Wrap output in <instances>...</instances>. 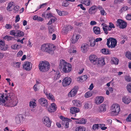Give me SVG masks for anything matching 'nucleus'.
<instances>
[{
    "label": "nucleus",
    "instance_id": "nucleus-18",
    "mask_svg": "<svg viewBox=\"0 0 131 131\" xmlns=\"http://www.w3.org/2000/svg\"><path fill=\"white\" fill-rule=\"evenodd\" d=\"M71 118L73 119L77 120L75 121V122L77 123L85 124L86 122L85 120L83 118L76 119L73 117H71Z\"/></svg>",
    "mask_w": 131,
    "mask_h": 131
},
{
    "label": "nucleus",
    "instance_id": "nucleus-9",
    "mask_svg": "<svg viewBox=\"0 0 131 131\" xmlns=\"http://www.w3.org/2000/svg\"><path fill=\"white\" fill-rule=\"evenodd\" d=\"M32 65L31 63L26 61L24 62L23 66L24 69L26 70L29 71L31 69Z\"/></svg>",
    "mask_w": 131,
    "mask_h": 131
},
{
    "label": "nucleus",
    "instance_id": "nucleus-24",
    "mask_svg": "<svg viewBox=\"0 0 131 131\" xmlns=\"http://www.w3.org/2000/svg\"><path fill=\"white\" fill-rule=\"evenodd\" d=\"M93 30L94 33L97 35L99 34H100V29L99 27L95 26L94 27Z\"/></svg>",
    "mask_w": 131,
    "mask_h": 131
},
{
    "label": "nucleus",
    "instance_id": "nucleus-42",
    "mask_svg": "<svg viewBox=\"0 0 131 131\" xmlns=\"http://www.w3.org/2000/svg\"><path fill=\"white\" fill-rule=\"evenodd\" d=\"M127 89L129 92L131 93V83L127 84Z\"/></svg>",
    "mask_w": 131,
    "mask_h": 131
},
{
    "label": "nucleus",
    "instance_id": "nucleus-2",
    "mask_svg": "<svg viewBox=\"0 0 131 131\" xmlns=\"http://www.w3.org/2000/svg\"><path fill=\"white\" fill-rule=\"evenodd\" d=\"M55 47L49 44H44L41 46V50L42 51L47 52L52 54L54 53Z\"/></svg>",
    "mask_w": 131,
    "mask_h": 131
},
{
    "label": "nucleus",
    "instance_id": "nucleus-3",
    "mask_svg": "<svg viewBox=\"0 0 131 131\" xmlns=\"http://www.w3.org/2000/svg\"><path fill=\"white\" fill-rule=\"evenodd\" d=\"M50 68V64L47 62H40L39 64V68L41 72H45L49 70Z\"/></svg>",
    "mask_w": 131,
    "mask_h": 131
},
{
    "label": "nucleus",
    "instance_id": "nucleus-63",
    "mask_svg": "<svg viewBox=\"0 0 131 131\" xmlns=\"http://www.w3.org/2000/svg\"><path fill=\"white\" fill-rule=\"evenodd\" d=\"M37 84H35L34 86L33 89L35 92L37 91L38 90V89L37 88Z\"/></svg>",
    "mask_w": 131,
    "mask_h": 131
},
{
    "label": "nucleus",
    "instance_id": "nucleus-7",
    "mask_svg": "<svg viewBox=\"0 0 131 131\" xmlns=\"http://www.w3.org/2000/svg\"><path fill=\"white\" fill-rule=\"evenodd\" d=\"M117 26H119L120 28L124 29L125 28L127 25L126 22L123 20L119 19L117 21Z\"/></svg>",
    "mask_w": 131,
    "mask_h": 131
},
{
    "label": "nucleus",
    "instance_id": "nucleus-26",
    "mask_svg": "<svg viewBox=\"0 0 131 131\" xmlns=\"http://www.w3.org/2000/svg\"><path fill=\"white\" fill-rule=\"evenodd\" d=\"M104 100V98L102 97H99L96 99V103L98 104L102 103Z\"/></svg>",
    "mask_w": 131,
    "mask_h": 131
},
{
    "label": "nucleus",
    "instance_id": "nucleus-51",
    "mask_svg": "<svg viewBox=\"0 0 131 131\" xmlns=\"http://www.w3.org/2000/svg\"><path fill=\"white\" fill-rule=\"evenodd\" d=\"M99 127V124H95L93 125L92 128L94 130H95L96 129H98Z\"/></svg>",
    "mask_w": 131,
    "mask_h": 131
},
{
    "label": "nucleus",
    "instance_id": "nucleus-56",
    "mask_svg": "<svg viewBox=\"0 0 131 131\" xmlns=\"http://www.w3.org/2000/svg\"><path fill=\"white\" fill-rule=\"evenodd\" d=\"M126 18L127 20H131V14H128L126 16Z\"/></svg>",
    "mask_w": 131,
    "mask_h": 131
},
{
    "label": "nucleus",
    "instance_id": "nucleus-37",
    "mask_svg": "<svg viewBox=\"0 0 131 131\" xmlns=\"http://www.w3.org/2000/svg\"><path fill=\"white\" fill-rule=\"evenodd\" d=\"M82 3L84 4L87 6H89L90 4V0H82Z\"/></svg>",
    "mask_w": 131,
    "mask_h": 131
},
{
    "label": "nucleus",
    "instance_id": "nucleus-17",
    "mask_svg": "<svg viewBox=\"0 0 131 131\" xmlns=\"http://www.w3.org/2000/svg\"><path fill=\"white\" fill-rule=\"evenodd\" d=\"M111 42L110 47L111 48H114L117 45V41L116 39L112 38H110Z\"/></svg>",
    "mask_w": 131,
    "mask_h": 131
},
{
    "label": "nucleus",
    "instance_id": "nucleus-21",
    "mask_svg": "<svg viewBox=\"0 0 131 131\" xmlns=\"http://www.w3.org/2000/svg\"><path fill=\"white\" fill-rule=\"evenodd\" d=\"M23 118V116L21 115L17 116L15 117V121L16 123L17 124H19L22 120Z\"/></svg>",
    "mask_w": 131,
    "mask_h": 131
},
{
    "label": "nucleus",
    "instance_id": "nucleus-20",
    "mask_svg": "<svg viewBox=\"0 0 131 131\" xmlns=\"http://www.w3.org/2000/svg\"><path fill=\"white\" fill-rule=\"evenodd\" d=\"M95 6H92L89 9L88 12L90 14H94L96 12Z\"/></svg>",
    "mask_w": 131,
    "mask_h": 131
},
{
    "label": "nucleus",
    "instance_id": "nucleus-23",
    "mask_svg": "<svg viewBox=\"0 0 131 131\" xmlns=\"http://www.w3.org/2000/svg\"><path fill=\"white\" fill-rule=\"evenodd\" d=\"M97 60V61L96 62V65H98L99 64L101 65H104L105 64L104 59L103 58H98Z\"/></svg>",
    "mask_w": 131,
    "mask_h": 131
},
{
    "label": "nucleus",
    "instance_id": "nucleus-6",
    "mask_svg": "<svg viewBox=\"0 0 131 131\" xmlns=\"http://www.w3.org/2000/svg\"><path fill=\"white\" fill-rule=\"evenodd\" d=\"M111 114L114 116L117 115L120 111L119 106L117 104H113L111 107Z\"/></svg>",
    "mask_w": 131,
    "mask_h": 131
},
{
    "label": "nucleus",
    "instance_id": "nucleus-25",
    "mask_svg": "<svg viewBox=\"0 0 131 131\" xmlns=\"http://www.w3.org/2000/svg\"><path fill=\"white\" fill-rule=\"evenodd\" d=\"M122 100L124 103L126 104H128L131 101V100L130 98L126 97H123Z\"/></svg>",
    "mask_w": 131,
    "mask_h": 131
},
{
    "label": "nucleus",
    "instance_id": "nucleus-13",
    "mask_svg": "<svg viewBox=\"0 0 131 131\" xmlns=\"http://www.w3.org/2000/svg\"><path fill=\"white\" fill-rule=\"evenodd\" d=\"M89 59L90 61L94 65L96 64L97 62L98 58L97 56L94 54H92L90 56Z\"/></svg>",
    "mask_w": 131,
    "mask_h": 131
},
{
    "label": "nucleus",
    "instance_id": "nucleus-33",
    "mask_svg": "<svg viewBox=\"0 0 131 131\" xmlns=\"http://www.w3.org/2000/svg\"><path fill=\"white\" fill-rule=\"evenodd\" d=\"M112 61L115 65H117L118 63L119 60L116 58L113 57L112 59Z\"/></svg>",
    "mask_w": 131,
    "mask_h": 131
},
{
    "label": "nucleus",
    "instance_id": "nucleus-61",
    "mask_svg": "<svg viewBox=\"0 0 131 131\" xmlns=\"http://www.w3.org/2000/svg\"><path fill=\"white\" fill-rule=\"evenodd\" d=\"M107 45L108 46L109 48L110 47V43L111 42V39L110 38L109 39H107Z\"/></svg>",
    "mask_w": 131,
    "mask_h": 131
},
{
    "label": "nucleus",
    "instance_id": "nucleus-45",
    "mask_svg": "<svg viewBox=\"0 0 131 131\" xmlns=\"http://www.w3.org/2000/svg\"><path fill=\"white\" fill-rule=\"evenodd\" d=\"M71 42L73 43H74L77 41V40H76V37L74 35H73L72 38H71Z\"/></svg>",
    "mask_w": 131,
    "mask_h": 131
},
{
    "label": "nucleus",
    "instance_id": "nucleus-29",
    "mask_svg": "<svg viewBox=\"0 0 131 131\" xmlns=\"http://www.w3.org/2000/svg\"><path fill=\"white\" fill-rule=\"evenodd\" d=\"M89 42L90 43V46L92 47L94 46L95 44V39L93 38H91Z\"/></svg>",
    "mask_w": 131,
    "mask_h": 131
},
{
    "label": "nucleus",
    "instance_id": "nucleus-10",
    "mask_svg": "<svg viewBox=\"0 0 131 131\" xmlns=\"http://www.w3.org/2000/svg\"><path fill=\"white\" fill-rule=\"evenodd\" d=\"M71 79L68 77L65 78L63 80L62 85L64 86L69 85L71 82Z\"/></svg>",
    "mask_w": 131,
    "mask_h": 131
},
{
    "label": "nucleus",
    "instance_id": "nucleus-47",
    "mask_svg": "<svg viewBox=\"0 0 131 131\" xmlns=\"http://www.w3.org/2000/svg\"><path fill=\"white\" fill-rule=\"evenodd\" d=\"M56 20V18L55 17H53V18L51 19H50L47 24L48 25L51 24L52 23H53Z\"/></svg>",
    "mask_w": 131,
    "mask_h": 131
},
{
    "label": "nucleus",
    "instance_id": "nucleus-22",
    "mask_svg": "<svg viewBox=\"0 0 131 131\" xmlns=\"http://www.w3.org/2000/svg\"><path fill=\"white\" fill-rule=\"evenodd\" d=\"M79 111V108L74 106L71 107L70 109V112L72 114H74Z\"/></svg>",
    "mask_w": 131,
    "mask_h": 131
},
{
    "label": "nucleus",
    "instance_id": "nucleus-4",
    "mask_svg": "<svg viewBox=\"0 0 131 131\" xmlns=\"http://www.w3.org/2000/svg\"><path fill=\"white\" fill-rule=\"evenodd\" d=\"M13 95L12 93H6L2 94H0V105L5 106V102L6 100H7V98L9 97L10 95Z\"/></svg>",
    "mask_w": 131,
    "mask_h": 131
},
{
    "label": "nucleus",
    "instance_id": "nucleus-52",
    "mask_svg": "<svg viewBox=\"0 0 131 131\" xmlns=\"http://www.w3.org/2000/svg\"><path fill=\"white\" fill-rule=\"evenodd\" d=\"M19 45H18L15 44L11 46V48L14 50H16L18 49Z\"/></svg>",
    "mask_w": 131,
    "mask_h": 131
},
{
    "label": "nucleus",
    "instance_id": "nucleus-14",
    "mask_svg": "<svg viewBox=\"0 0 131 131\" xmlns=\"http://www.w3.org/2000/svg\"><path fill=\"white\" fill-rule=\"evenodd\" d=\"M38 102L43 106L47 107L48 106L47 100L45 98H41L38 100Z\"/></svg>",
    "mask_w": 131,
    "mask_h": 131
},
{
    "label": "nucleus",
    "instance_id": "nucleus-32",
    "mask_svg": "<svg viewBox=\"0 0 131 131\" xmlns=\"http://www.w3.org/2000/svg\"><path fill=\"white\" fill-rule=\"evenodd\" d=\"M84 107L85 109H88L89 108H91L92 105L90 103L88 102L86 103L85 104Z\"/></svg>",
    "mask_w": 131,
    "mask_h": 131
},
{
    "label": "nucleus",
    "instance_id": "nucleus-53",
    "mask_svg": "<svg viewBox=\"0 0 131 131\" xmlns=\"http://www.w3.org/2000/svg\"><path fill=\"white\" fill-rule=\"evenodd\" d=\"M125 80L127 82L131 81V77L129 76H127L125 77Z\"/></svg>",
    "mask_w": 131,
    "mask_h": 131
},
{
    "label": "nucleus",
    "instance_id": "nucleus-19",
    "mask_svg": "<svg viewBox=\"0 0 131 131\" xmlns=\"http://www.w3.org/2000/svg\"><path fill=\"white\" fill-rule=\"evenodd\" d=\"M6 47L5 42L2 40H0V49L2 50H5L7 49Z\"/></svg>",
    "mask_w": 131,
    "mask_h": 131
},
{
    "label": "nucleus",
    "instance_id": "nucleus-57",
    "mask_svg": "<svg viewBox=\"0 0 131 131\" xmlns=\"http://www.w3.org/2000/svg\"><path fill=\"white\" fill-rule=\"evenodd\" d=\"M60 77V75L59 73L57 74L54 76V80H55L59 79Z\"/></svg>",
    "mask_w": 131,
    "mask_h": 131
},
{
    "label": "nucleus",
    "instance_id": "nucleus-50",
    "mask_svg": "<svg viewBox=\"0 0 131 131\" xmlns=\"http://www.w3.org/2000/svg\"><path fill=\"white\" fill-rule=\"evenodd\" d=\"M92 95V94L91 92H87L85 94V97L86 98H88L90 97Z\"/></svg>",
    "mask_w": 131,
    "mask_h": 131
},
{
    "label": "nucleus",
    "instance_id": "nucleus-8",
    "mask_svg": "<svg viewBox=\"0 0 131 131\" xmlns=\"http://www.w3.org/2000/svg\"><path fill=\"white\" fill-rule=\"evenodd\" d=\"M10 35L14 36L22 37L24 36V33L23 31L19 30H12L10 31Z\"/></svg>",
    "mask_w": 131,
    "mask_h": 131
},
{
    "label": "nucleus",
    "instance_id": "nucleus-54",
    "mask_svg": "<svg viewBox=\"0 0 131 131\" xmlns=\"http://www.w3.org/2000/svg\"><path fill=\"white\" fill-rule=\"evenodd\" d=\"M69 5L68 3L66 1H64L62 3V6L66 7L68 6Z\"/></svg>",
    "mask_w": 131,
    "mask_h": 131
},
{
    "label": "nucleus",
    "instance_id": "nucleus-35",
    "mask_svg": "<svg viewBox=\"0 0 131 131\" xmlns=\"http://www.w3.org/2000/svg\"><path fill=\"white\" fill-rule=\"evenodd\" d=\"M47 97L49 99L51 100L52 102L55 101L54 96L52 94L49 93V95Z\"/></svg>",
    "mask_w": 131,
    "mask_h": 131
},
{
    "label": "nucleus",
    "instance_id": "nucleus-30",
    "mask_svg": "<svg viewBox=\"0 0 131 131\" xmlns=\"http://www.w3.org/2000/svg\"><path fill=\"white\" fill-rule=\"evenodd\" d=\"M72 102L74 106L79 107L81 106L80 102L79 101L74 100Z\"/></svg>",
    "mask_w": 131,
    "mask_h": 131
},
{
    "label": "nucleus",
    "instance_id": "nucleus-34",
    "mask_svg": "<svg viewBox=\"0 0 131 131\" xmlns=\"http://www.w3.org/2000/svg\"><path fill=\"white\" fill-rule=\"evenodd\" d=\"M79 81L82 82L85 81L87 78V77L86 75H84L81 77L79 78Z\"/></svg>",
    "mask_w": 131,
    "mask_h": 131
},
{
    "label": "nucleus",
    "instance_id": "nucleus-5",
    "mask_svg": "<svg viewBox=\"0 0 131 131\" xmlns=\"http://www.w3.org/2000/svg\"><path fill=\"white\" fill-rule=\"evenodd\" d=\"M12 94H13V95H10L9 96L8 95L9 97L7 98V100H8V105L11 107H14L16 106L18 103L17 100L16 98H15L13 99V93Z\"/></svg>",
    "mask_w": 131,
    "mask_h": 131
},
{
    "label": "nucleus",
    "instance_id": "nucleus-43",
    "mask_svg": "<svg viewBox=\"0 0 131 131\" xmlns=\"http://www.w3.org/2000/svg\"><path fill=\"white\" fill-rule=\"evenodd\" d=\"M36 103L34 102H30L29 103V106L31 108H34L36 106Z\"/></svg>",
    "mask_w": 131,
    "mask_h": 131
},
{
    "label": "nucleus",
    "instance_id": "nucleus-11",
    "mask_svg": "<svg viewBox=\"0 0 131 131\" xmlns=\"http://www.w3.org/2000/svg\"><path fill=\"white\" fill-rule=\"evenodd\" d=\"M43 122L44 124L47 127H49L51 126V122L48 117H44Z\"/></svg>",
    "mask_w": 131,
    "mask_h": 131
},
{
    "label": "nucleus",
    "instance_id": "nucleus-49",
    "mask_svg": "<svg viewBox=\"0 0 131 131\" xmlns=\"http://www.w3.org/2000/svg\"><path fill=\"white\" fill-rule=\"evenodd\" d=\"M128 8L127 6H124L122 8L120 11L121 12H124L128 10Z\"/></svg>",
    "mask_w": 131,
    "mask_h": 131
},
{
    "label": "nucleus",
    "instance_id": "nucleus-55",
    "mask_svg": "<svg viewBox=\"0 0 131 131\" xmlns=\"http://www.w3.org/2000/svg\"><path fill=\"white\" fill-rule=\"evenodd\" d=\"M19 8V7L18 6H16L14 7V10L15 13H16L18 12Z\"/></svg>",
    "mask_w": 131,
    "mask_h": 131
},
{
    "label": "nucleus",
    "instance_id": "nucleus-38",
    "mask_svg": "<svg viewBox=\"0 0 131 131\" xmlns=\"http://www.w3.org/2000/svg\"><path fill=\"white\" fill-rule=\"evenodd\" d=\"M21 63L20 62H13V66L15 68H20Z\"/></svg>",
    "mask_w": 131,
    "mask_h": 131
},
{
    "label": "nucleus",
    "instance_id": "nucleus-16",
    "mask_svg": "<svg viewBox=\"0 0 131 131\" xmlns=\"http://www.w3.org/2000/svg\"><path fill=\"white\" fill-rule=\"evenodd\" d=\"M81 50L84 53L86 52L89 48V46L86 44H83L82 45L81 47Z\"/></svg>",
    "mask_w": 131,
    "mask_h": 131
},
{
    "label": "nucleus",
    "instance_id": "nucleus-44",
    "mask_svg": "<svg viewBox=\"0 0 131 131\" xmlns=\"http://www.w3.org/2000/svg\"><path fill=\"white\" fill-rule=\"evenodd\" d=\"M48 29L49 34H51L53 33L54 31V30L53 27H51L50 26H49L48 27Z\"/></svg>",
    "mask_w": 131,
    "mask_h": 131
},
{
    "label": "nucleus",
    "instance_id": "nucleus-40",
    "mask_svg": "<svg viewBox=\"0 0 131 131\" xmlns=\"http://www.w3.org/2000/svg\"><path fill=\"white\" fill-rule=\"evenodd\" d=\"M3 39L5 40H6L8 41H9L13 39V38L11 36L6 35L5 36L3 37Z\"/></svg>",
    "mask_w": 131,
    "mask_h": 131
},
{
    "label": "nucleus",
    "instance_id": "nucleus-15",
    "mask_svg": "<svg viewBox=\"0 0 131 131\" xmlns=\"http://www.w3.org/2000/svg\"><path fill=\"white\" fill-rule=\"evenodd\" d=\"M56 105L54 103H53L48 108V111L50 112H54L56 110L57 107Z\"/></svg>",
    "mask_w": 131,
    "mask_h": 131
},
{
    "label": "nucleus",
    "instance_id": "nucleus-48",
    "mask_svg": "<svg viewBox=\"0 0 131 131\" xmlns=\"http://www.w3.org/2000/svg\"><path fill=\"white\" fill-rule=\"evenodd\" d=\"M126 56L128 59L131 60V52L129 51L127 52L126 54Z\"/></svg>",
    "mask_w": 131,
    "mask_h": 131
},
{
    "label": "nucleus",
    "instance_id": "nucleus-12",
    "mask_svg": "<svg viewBox=\"0 0 131 131\" xmlns=\"http://www.w3.org/2000/svg\"><path fill=\"white\" fill-rule=\"evenodd\" d=\"M78 87L75 86L73 89L69 93L68 95L69 96L73 97L76 95L77 92L78 91Z\"/></svg>",
    "mask_w": 131,
    "mask_h": 131
},
{
    "label": "nucleus",
    "instance_id": "nucleus-62",
    "mask_svg": "<svg viewBox=\"0 0 131 131\" xmlns=\"http://www.w3.org/2000/svg\"><path fill=\"white\" fill-rule=\"evenodd\" d=\"M126 120L128 122L131 121V114L128 115L126 119Z\"/></svg>",
    "mask_w": 131,
    "mask_h": 131
},
{
    "label": "nucleus",
    "instance_id": "nucleus-41",
    "mask_svg": "<svg viewBox=\"0 0 131 131\" xmlns=\"http://www.w3.org/2000/svg\"><path fill=\"white\" fill-rule=\"evenodd\" d=\"M99 108L100 111H105L106 110L105 105L104 104H102Z\"/></svg>",
    "mask_w": 131,
    "mask_h": 131
},
{
    "label": "nucleus",
    "instance_id": "nucleus-46",
    "mask_svg": "<svg viewBox=\"0 0 131 131\" xmlns=\"http://www.w3.org/2000/svg\"><path fill=\"white\" fill-rule=\"evenodd\" d=\"M105 125L103 124H99V127L102 130H105L107 128V127L105 126Z\"/></svg>",
    "mask_w": 131,
    "mask_h": 131
},
{
    "label": "nucleus",
    "instance_id": "nucleus-58",
    "mask_svg": "<svg viewBox=\"0 0 131 131\" xmlns=\"http://www.w3.org/2000/svg\"><path fill=\"white\" fill-rule=\"evenodd\" d=\"M5 28L7 29H10L12 27V26L10 24H6L5 26Z\"/></svg>",
    "mask_w": 131,
    "mask_h": 131
},
{
    "label": "nucleus",
    "instance_id": "nucleus-27",
    "mask_svg": "<svg viewBox=\"0 0 131 131\" xmlns=\"http://www.w3.org/2000/svg\"><path fill=\"white\" fill-rule=\"evenodd\" d=\"M75 130V131H85V128L84 126H80L77 127Z\"/></svg>",
    "mask_w": 131,
    "mask_h": 131
},
{
    "label": "nucleus",
    "instance_id": "nucleus-60",
    "mask_svg": "<svg viewBox=\"0 0 131 131\" xmlns=\"http://www.w3.org/2000/svg\"><path fill=\"white\" fill-rule=\"evenodd\" d=\"M23 54V52L21 50L19 51L18 53L17 56L18 57L21 56Z\"/></svg>",
    "mask_w": 131,
    "mask_h": 131
},
{
    "label": "nucleus",
    "instance_id": "nucleus-39",
    "mask_svg": "<svg viewBox=\"0 0 131 131\" xmlns=\"http://www.w3.org/2000/svg\"><path fill=\"white\" fill-rule=\"evenodd\" d=\"M14 3L13 2H11L8 4V6L7 8V9L9 11H10L11 10L9 9L12 7L13 6H14Z\"/></svg>",
    "mask_w": 131,
    "mask_h": 131
},
{
    "label": "nucleus",
    "instance_id": "nucleus-28",
    "mask_svg": "<svg viewBox=\"0 0 131 131\" xmlns=\"http://www.w3.org/2000/svg\"><path fill=\"white\" fill-rule=\"evenodd\" d=\"M101 51V52L104 54H110V51L107 49H102Z\"/></svg>",
    "mask_w": 131,
    "mask_h": 131
},
{
    "label": "nucleus",
    "instance_id": "nucleus-1",
    "mask_svg": "<svg viewBox=\"0 0 131 131\" xmlns=\"http://www.w3.org/2000/svg\"><path fill=\"white\" fill-rule=\"evenodd\" d=\"M59 68L65 73L70 72L71 70V65L63 60H60Z\"/></svg>",
    "mask_w": 131,
    "mask_h": 131
},
{
    "label": "nucleus",
    "instance_id": "nucleus-64",
    "mask_svg": "<svg viewBox=\"0 0 131 131\" xmlns=\"http://www.w3.org/2000/svg\"><path fill=\"white\" fill-rule=\"evenodd\" d=\"M100 11L101 14V15H106V13L103 9L102 10H101V11Z\"/></svg>",
    "mask_w": 131,
    "mask_h": 131
},
{
    "label": "nucleus",
    "instance_id": "nucleus-59",
    "mask_svg": "<svg viewBox=\"0 0 131 131\" xmlns=\"http://www.w3.org/2000/svg\"><path fill=\"white\" fill-rule=\"evenodd\" d=\"M20 19V18L19 15H17L15 17V22L17 23L18 21H19V20Z\"/></svg>",
    "mask_w": 131,
    "mask_h": 131
},
{
    "label": "nucleus",
    "instance_id": "nucleus-31",
    "mask_svg": "<svg viewBox=\"0 0 131 131\" xmlns=\"http://www.w3.org/2000/svg\"><path fill=\"white\" fill-rule=\"evenodd\" d=\"M62 123L64 127L66 128H68L69 127V122L67 121H63L62 122Z\"/></svg>",
    "mask_w": 131,
    "mask_h": 131
},
{
    "label": "nucleus",
    "instance_id": "nucleus-36",
    "mask_svg": "<svg viewBox=\"0 0 131 131\" xmlns=\"http://www.w3.org/2000/svg\"><path fill=\"white\" fill-rule=\"evenodd\" d=\"M72 28V27L71 25H68L67 27L64 28V32L66 34L68 31L70 30Z\"/></svg>",
    "mask_w": 131,
    "mask_h": 131
}]
</instances>
